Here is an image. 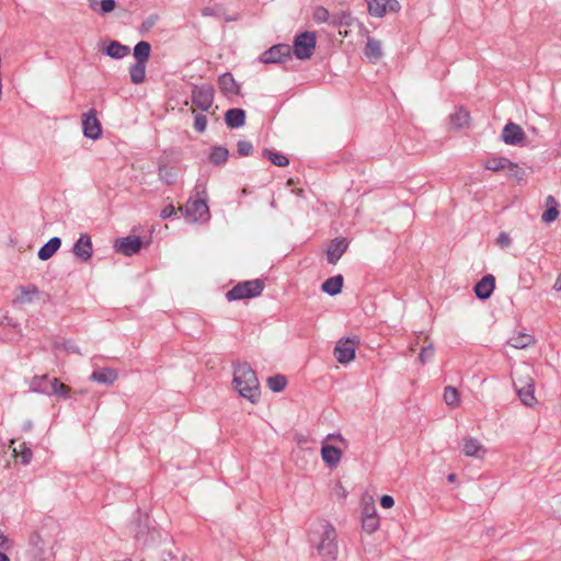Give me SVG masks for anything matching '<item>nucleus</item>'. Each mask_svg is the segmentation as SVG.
Returning <instances> with one entry per match:
<instances>
[{"mask_svg":"<svg viewBox=\"0 0 561 561\" xmlns=\"http://www.w3.org/2000/svg\"><path fill=\"white\" fill-rule=\"evenodd\" d=\"M130 49L128 46L121 44L117 41H111L103 53L114 59H122L129 54Z\"/></svg>","mask_w":561,"mask_h":561,"instance_id":"nucleus-24","label":"nucleus"},{"mask_svg":"<svg viewBox=\"0 0 561 561\" xmlns=\"http://www.w3.org/2000/svg\"><path fill=\"white\" fill-rule=\"evenodd\" d=\"M66 350L69 351V352H73V353H79V350L77 346H75L73 344H70V343H67L65 345Z\"/></svg>","mask_w":561,"mask_h":561,"instance_id":"nucleus-58","label":"nucleus"},{"mask_svg":"<svg viewBox=\"0 0 561 561\" xmlns=\"http://www.w3.org/2000/svg\"><path fill=\"white\" fill-rule=\"evenodd\" d=\"M118 374L113 368H101L94 370L91 374V380L102 383V385H112L117 379Z\"/></svg>","mask_w":561,"mask_h":561,"instance_id":"nucleus-22","label":"nucleus"},{"mask_svg":"<svg viewBox=\"0 0 561 561\" xmlns=\"http://www.w3.org/2000/svg\"><path fill=\"white\" fill-rule=\"evenodd\" d=\"M462 451L467 457L483 458L486 449L477 438L466 437L463 439Z\"/></svg>","mask_w":561,"mask_h":561,"instance_id":"nucleus-20","label":"nucleus"},{"mask_svg":"<svg viewBox=\"0 0 561 561\" xmlns=\"http://www.w3.org/2000/svg\"><path fill=\"white\" fill-rule=\"evenodd\" d=\"M337 489H339V495L342 497H345L346 496L345 489L341 484L337 485Z\"/></svg>","mask_w":561,"mask_h":561,"instance_id":"nucleus-60","label":"nucleus"},{"mask_svg":"<svg viewBox=\"0 0 561 561\" xmlns=\"http://www.w3.org/2000/svg\"><path fill=\"white\" fill-rule=\"evenodd\" d=\"M264 287V282L259 278L240 282L226 293V298L228 301L254 298L262 294Z\"/></svg>","mask_w":561,"mask_h":561,"instance_id":"nucleus-3","label":"nucleus"},{"mask_svg":"<svg viewBox=\"0 0 561 561\" xmlns=\"http://www.w3.org/2000/svg\"><path fill=\"white\" fill-rule=\"evenodd\" d=\"M354 18L347 11H340L331 15L330 25L333 27L351 26Z\"/></svg>","mask_w":561,"mask_h":561,"instance_id":"nucleus-32","label":"nucleus"},{"mask_svg":"<svg viewBox=\"0 0 561 561\" xmlns=\"http://www.w3.org/2000/svg\"><path fill=\"white\" fill-rule=\"evenodd\" d=\"M49 387L51 389V396L54 394L57 397L67 398L70 392V388L67 385L61 383L57 378L51 379V385Z\"/></svg>","mask_w":561,"mask_h":561,"instance_id":"nucleus-40","label":"nucleus"},{"mask_svg":"<svg viewBox=\"0 0 561 561\" xmlns=\"http://www.w3.org/2000/svg\"><path fill=\"white\" fill-rule=\"evenodd\" d=\"M435 348L433 344H428L427 346H423L420 354L419 359L422 364H425L428 359L434 356Z\"/></svg>","mask_w":561,"mask_h":561,"instance_id":"nucleus-47","label":"nucleus"},{"mask_svg":"<svg viewBox=\"0 0 561 561\" xmlns=\"http://www.w3.org/2000/svg\"><path fill=\"white\" fill-rule=\"evenodd\" d=\"M497 244L502 248H506L511 244V238L506 232H501L496 240Z\"/></svg>","mask_w":561,"mask_h":561,"instance_id":"nucleus-49","label":"nucleus"},{"mask_svg":"<svg viewBox=\"0 0 561 561\" xmlns=\"http://www.w3.org/2000/svg\"><path fill=\"white\" fill-rule=\"evenodd\" d=\"M470 124V115L463 107H458L450 114V125L455 129H462Z\"/></svg>","mask_w":561,"mask_h":561,"instance_id":"nucleus-25","label":"nucleus"},{"mask_svg":"<svg viewBox=\"0 0 561 561\" xmlns=\"http://www.w3.org/2000/svg\"><path fill=\"white\" fill-rule=\"evenodd\" d=\"M364 54L370 61H378L382 57L381 42L376 38L368 37L364 48Z\"/></svg>","mask_w":561,"mask_h":561,"instance_id":"nucleus-26","label":"nucleus"},{"mask_svg":"<svg viewBox=\"0 0 561 561\" xmlns=\"http://www.w3.org/2000/svg\"><path fill=\"white\" fill-rule=\"evenodd\" d=\"M513 382L520 401L527 407H533L537 402L533 379L529 376H525L514 379Z\"/></svg>","mask_w":561,"mask_h":561,"instance_id":"nucleus-6","label":"nucleus"},{"mask_svg":"<svg viewBox=\"0 0 561 561\" xmlns=\"http://www.w3.org/2000/svg\"><path fill=\"white\" fill-rule=\"evenodd\" d=\"M82 128L83 135L87 138L96 140L101 137L102 128L94 108L89 110L82 115Z\"/></svg>","mask_w":561,"mask_h":561,"instance_id":"nucleus-12","label":"nucleus"},{"mask_svg":"<svg viewBox=\"0 0 561 561\" xmlns=\"http://www.w3.org/2000/svg\"><path fill=\"white\" fill-rule=\"evenodd\" d=\"M32 556L36 561H51L55 557L53 546L47 543L38 533L30 538Z\"/></svg>","mask_w":561,"mask_h":561,"instance_id":"nucleus-7","label":"nucleus"},{"mask_svg":"<svg viewBox=\"0 0 561 561\" xmlns=\"http://www.w3.org/2000/svg\"><path fill=\"white\" fill-rule=\"evenodd\" d=\"M207 126V117L203 114H198L194 118V128L198 133H204Z\"/></svg>","mask_w":561,"mask_h":561,"instance_id":"nucleus-48","label":"nucleus"},{"mask_svg":"<svg viewBox=\"0 0 561 561\" xmlns=\"http://www.w3.org/2000/svg\"><path fill=\"white\" fill-rule=\"evenodd\" d=\"M367 3L368 13L375 18H382L388 12L397 13L401 10L398 0H365Z\"/></svg>","mask_w":561,"mask_h":561,"instance_id":"nucleus-10","label":"nucleus"},{"mask_svg":"<svg viewBox=\"0 0 561 561\" xmlns=\"http://www.w3.org/2000/svg\"><path fill=\"white\" fill-rule=\"evenodd\" d=\"M507 165H510V159L505 157H492L489 158L484 163V168L486 170L494 172L506 170Z\"/></svg>","mask_w":561,"mask_h":561,"instance_id":"nucleus-36","label":"nucleus"},{"mask_svg":"<svg viewBox=\"0 0 561 561\" xmlns=\"http://www.w3.org/2000/svg\"><path fill=\"white\" fill-rule=\"evenodd\" d=\"M72 252L81 262H88L93 253L91 237L88 233H81L73 244Z\"/></svg>","mask_w":561,"mask_h":561,"instance_id":"nucleus-16","label":"nucleus"},{"mask_svg":"<svg viewBox=\"0 0 561 561\" xmlns=\"http://www.w3.org/2000/svg\"><path fill=\"white\" fill-rule=\"evenodd\" d=\"M291 58V47L287 44H277L262 53L260 61L263 64H279Z\"/></svg>","mask_w":561,"mask_h":561,"instance_id":"nucleus-9","label":"nucleus"},{"mask_svg":"<svg viewBox=\"0 0 561 561\" xmlns=\"http://www.w3.org/2000/svg\"><path fill=\"white\" fill-rule=\"evenodd\" d=\"M329 439H339L344 445H346V443H347L346 439L341 434H329L325 437V440H329Z\"/></svg>","mask_w":561,"mask_h":561,"instance_id":"nucleus-55","label":"nucleus"},{"mask_svg":"<svg viewBox=\"0 0 561 561\" xmlns=\"http://www.w3.org/2000/svg\"><path fill=\"white\" fill-rule=\"evenodd\" d=\"M89 7L92 11L105 15L115 9L116 2L115 0H89Z\"/></svg>","mask_w":561,"mask_h":561,"instance_id":"nucleus-31","label":"nucleus"},{"mask_svg":"<svg viewBox=\"0 0 561 561\" xmlns=\"http://www.w3.org/2000/svg\"><path fill=\"white\" fill-rule=\"evenodd\" d=\"M174 214H175L174 206L172 204H169L165 207H163L160 216H161V218L167 219V218L172 217Z\"/></svg>","mask_w":561,"mask_h":561,"instance_id":"nucleus-51","label":"nucleus"},{"mask_svg":"<svg viewBox=\"0 0 561 561\" xmlns=\"http://www.w3.org/2000/svg\"><path fill=\"white\" fill-rule=\"evenodd\" d=\"M547 203L551 206H549L546 209V211L542 214L541 218H542V221L550 224L557 219V217L559 215V210L557 208V202L553 196H548Z\"/></svg>","mask_w":561,"mask_h":561,"instance_id":"nucleus-38","label":"nucleus"},{"mask_svg":"<svg viewBox=\"0 0 561 561\" xmlns=\"http://www.w3.org/2000/svg\"><path fill=\"white\" fill-rule=\"evenodd\" d=\"M219 89L225 95H237L240 92V87L230 72L221 75L218 79Z\"/></svg>","mask_w":561,"mask_h":561,"instance_id":"nucleus-21","label":"nucleus"},{"mask_svg":"<svg viewBox=\"0 0 561 561\" xmlns=\"http://www.w3.org/2000/svg\"><path fill=\"white\" fill-rule=\"evenodd\" d=\"M331 13L324 7H317L313 11V21L316 23H328L330 25Z\"/></svg>","mask_w":561,"mask_h":561,"instance_id":"nucleus-45","label":"nucleus"},{"mask_svg":"<svg viewBox=\"0 0 561 561\" xmlns=\"http://www.w3.org/2000/svg\"><path fill=\"white\" fill-rule=\"evenodd\" d=\"M142 245V240L137 236H129L117 239L114 243L116 252L122 253L126 256H131L139 252Z\"/></svg>","mask_w":561,"mask_h":561,"instance_id":"nucleus-14","label":"nucleus"},{"mask_svg":"<svg viewBox=\"0 0 561 561\" xmlns=\"http://www.w3.org/2000/svg\"><path fill=\"white\" fill-rule=\"evenodd\" d=\"M287 385L286 377L283 375H275L267 379L268 388L274 392H279L285 389Z\"/></svg>","mask_w":561,"mask_h":561,"instance_id":"nucleus-39","label":"nucleus"},{"mask_svg":"<svg viewBox=\"0 0 561 561\" xmlns=\"http://www.w3.org/2000/svg\"><path fill=\"white\" fill-rule=\"evenodd\" d=\"M13 453L16 456L20 455L23 465H28L33 457L32 450L25 445V443L20 444L19 448H13Z\"/></svg>","mask_w":561,"mask_h":561,"instance_id":"nucleus-44","label":"nucleus"},{"mask_svg":"<svg viewBox=\"0 0 561 561\" xmlns=\"http://www.w3.org/2000/svg\"><path fill=\"white\" fill-rule=\"evenodd\" d=\"M225 121L228 127L239 128L245 123V111L242 108H230L225 114Z\"/></svg>","mask_w":561,"mask_h":561,"instance_id":"nucleus-23","label":"nucleus"},{"mask_svg":"<svg viewBox=\"0 0 561 561\" xmlns=\"http://www.w3.org/2000/svg\"><path fill=\"white\" fill-rule=\"evenodd\" d=\"M50 385H51V379H49L47 375H43V376H35L32 379L30 387H31V390L34 392L51 396V389L49 387Z\"/></svg>","mask_w":561,"mask_h":561,"instance_id":"nucleus-29","label":"nucleus"},{"mask_svg":"<svg viewBox=\"0 0 561 561\" xmlns=\"http://www.w3.org/2000/svg\"><path fill=\"white\" fill-rule=\"evenodd\" d=\"M130 80L135 84H140L146 78V64L135 62L129 67Z\"/></svg>","mask_w":561,"mask_h":561,"instance_id":"nucleus-34","label":"nucleus"},{"mask_svg":"<svg viewBox=\"0 0 561 561\" xmlns=\"http://www.w3.org/2000/svg\"><path fill=\"white\" fill-rule=\"evenodd\" d=\"M61 240L58 237H53L49 239L38 251V257L42 261L49 260L60 248Z\"/></svg>","mask_w":561,"mask_h":561,"instance_id":"nucleus-27","label":"nucleus"},{"mask_svg":"<svg viewBox=\"0 0 561 561\" xmlns=\"http://www.w3.org/2000/svg\"><path fill=\"white\" fill-rule=\"evenodd\" d=\"M8 542V538L4 536V534L0 530V548L5 549V545Z\"/></svg>","mask_w":561,"mask_h":561,"instance_id":"nucleus-56","label":"nucleus"},{"mask_svg":"<svg viewBox=\"0 0 561 561\" xmlns=\"http://www.w3.org/2000/svg\"><path fill=\"white\" fill-rule=\"evenodd\" d=\"M507 343L515 348L523 350L534 344L535 337L528 333L516 332L508 339Z\"/></svg>","mask_w":561,"mask_h":561,"instance_id":"nucleus-28","label":"nucleus"},{"mask_svg":"<svg viewBox=\"0 0 561 561\" xmlns=\"http://www.w3.org/2000/svg\"><path fill=\"white\" fill-rule=\"evenodd\" d=\"M348 243L345 238L333 239L327 250V259L330 264H336L341 256L346 252Z\"/></svg>","mask_w":561,"mask_h":561,"instance_id":"nucleus-17","label":"nucleus"},{"mask_svg":"<svg viewBox=\"0 0 561 561\" xmlns=\"http://www.w3.org/2000/svg\"><path fill=\"white\" fill-rule=\"evenodd\" d=\"M229 157V151L222 146H215L209 153V160L215 165L224 164Z\"/></svg>","mask_w":561,"mask_h":561,"instance_id":"nucleus-35","label":"nucleus"},{"mask_svg":"<svg viewBox=\"0 0 561 561\" xmlns=\"http://www.w3.org/2000/svg\"><path fill=\"white\" fill-rule=\"evenodd\" d=\"M357 342L352 339H341L334 347V356L341 364H346L355 357Z\"/></svg>","mask_w":561,"mask_h":561,"instance_id":"nucleus-13","label":"nucleus"},{"mask_svg":"<svg viewBox=\"0 0 561 561\" xmlns=\"http://www.w3.org/2000/svg\"><path fill=\"white\" fill-rule=\"evenodd\" d=\"M554 515L561 519V499H556L552 504Z\"/></svg>","mask_w":561,"mask_h":561,"instance_id":"nucleus-54","label":"nucleus"},{"mask_svg":"<svg viewBox=\"0 0 561 561\" xmlns=\"http://www.w3.org/2000/svg\"><path fill=\"white\" fill-rule=\"evenodd\" d=\"M151 46L148 42L140 41L134 47V56L136 58V62L146 64L150 57Z\"/></svg>","mask_w":561,"mask_h":561,"instance_id":"nucleus-33","label":"nucleus"},{"mask_svg":"<svg viewBox=\"0 0 561 561\" xmlns=\"http://www.w3.org/2000/svg\"><path fill=\"white\" fill-rule=\"evenodd\" d=\"M343 276L342 275H335L332 277H329L327 280L323 282L321 288L324 293H327L330 296H335L341 293L343 287Z\"/></svg>","mask_w":561,"mask_h":561,"instance_id":"nucleus-30","label":"nucleus"},{"mask_svg":"<svg viewBox=\"0 0 561 561\" xmlns=\"http://www.w3.org/2000/svg\"><path fill=\"white\" fill-rule=\"evenodd\" d=\"M380 505L383 508H391L394 505V500L391 495H382L380 499Z\"/></svg>","mask_w":561,"mask_h":561,"instance_id":"nucleus-53","label":"nucleus"},{"mask_svg":"<svg viewBox=\"0 0 561 561\" xmlns=\"http://www.w3.org/2000/svg\"><path fill=\"white\" fill-rule=\"evenodd\" d=\"M185 217L192 221H206L209 219V208L205 199H190L184 207Z\"/></svg>","mask_w":561,"mask_h":561,"instance_id":"nucleus-8","label":"nucleus"},{"mask_svg":"<svg viewBox=\"0 0 561 561\" xmlns=\"http://www.w3.org/2000/svg\"><path fill=\"white\" fill-rule=\"evenodd\" d=\"M448 481L453 482L455 481L456 479V474L455 473H450L448 477H447Z\"/></svg>","mask_w":561,"mask_h":561,"instance_id":"nucleus-62","label":"nucleus"},{"mask_svg":"<svg viewBox=\"0 0 561 561\" xmlns=\"http://www.w3.org/2000/svg\"><path fill=\"white\" fill-rule=\"evenodd\" d=\"M233 385L238 393L252 403L260 399L261 390L256 373L249 363L233 364Z\"/></svg>","mask_w":561,"mask_h":561,"instance_id":"nucleus-1","label":"nucleus"},{"mask_svg":"<svg viewBox=\"0 0 561 561\" xmlns=\"http://www.w3.org/2000/svg\"><path fill=\"white\" fill-rule=\"evenodd\" d=\"M0 561H10V559L8 558L7 554H4L3 552H0Z\"/></svg>","mask_w":561,"mask_h":561,"instance_id":"nucleus-61","label":"nucleus"},{"mask_svg":"<svg viewBox=\"0 0 561 561\" xmlns=\"http://www.w3.org/2000/svg\"><path fill=\"white\" fill-rule=\"evenodd\" d=\"M321 457L330 468H335L342 459V451L337 447L323 443Z\"/></svg>","mask_w":561,"mask_h":561,"instance_id":"nucleus-19","label":"nucleus"},{"mask_svg":"<svg viewBox=\"0 0 561 561\" xmlns=\"http://www.w3.org/2000/svg\"><path fill=\"white\" fill-rule=\"evenodd\" d=\"M495 288V277L491 274L483 276L474 286V294L479 299H488L491 297Z\"/></svg>","mask_w":561,"mask_h":561,"instance_id":"nucleus-18","label":"nucleus"},{"mask_svg":"<svg viewBox=\"0 0 561 561\" xmlns=\"http://www.w3.org/2000/svg\"><path fill=\"white\" fill-rule=\"evenodd\" d=\"M316 44L317 36L314 32L306 31L299 33L294 38L291 54L300 60L309 59L316 49Z\"/></svg>","mask_w":561,"mask_h":561,"instance_id":"nucleus-4","label":"nucleus"},{"mask_svg":"<svg viewBox=\"0 0 561 561\" xmlns=\"http://www.w3.org/2000/svg\"><path fill=\"white\" fill-rule=\"evenodd\" d=\"M39 296V289L36 285L30 284L27 286H18L15 296L12 300L14 307H22L30 305L34 301L35 297Z\"/></svg>","mask_w":561,"mask_h":561,"instance_id":"nucleus-15","label":"nucleus"},{"mask_svg":"<svg viewBox=\"0 0 561 561\" xmlns=\"http://www.w3.org/2000/svg\"><path fill=\"white\" fill-rule=\"evenodd\" d=\"M31 427H32V423H31V422H27V423L24 425V430H25V431L31 430Z\"/></svg>","mask_w":561,"mask_h":561,"instance_id":"nucleus-63","label":"nucleus"},{"mask_svg":"<svg viewBox=\"0 0 561 561\" xmlns=\"http://www.w3.org/2000/svg\"><path fill=\"white\" fill-rule=\"evenodd\" d=\"M297 193H298L299 195H301V194H302V190H300V188H299V190L297 191Z\"/></svg>","mask_w":561,"mask_h":561,"instance_id":"nucleus-64","label":"nucleus"},{"mask_svg":"<svg viewBox=\"0 0 561 561\" xmlns=\"http://www.w3.org/2000/svg\"><path fill=\"white\" fill-rule=\"evenodd\" d=\"M214 88L210 84L193 85L192 102L199 110L206 112L214 103Z\"/></svg>","mask_w":561,"mask_h":561,"instance_id":"nucleus-5","label":"nucleus"},{"mask_svg":"<svg viewBox=\"0 0 561 561\" xmlns=\"http://www.w3.org/2000/svg\"><path fill=\"white\" fill-rule=\"evenodd\" d=\"M314 533L320 535L317 543L318 553L325 561H334L339 554L337 534L333 525L327 520L317 524Z\"/></svg>","mask_w":561,"mask_h":561,"instance_id":"nucleus-2","label":"nucleus"},{"mask_svg":"<svg viewBox=\"0 0 561 561\" xmlns=\"http://www.w3.org/2000/svg\"><path fill=\"white\" fill-rule=\"evenodd\" d=\"M508 178L522 181L526 176V171L519 167L517 163H514L510 160V165L506 168Z\"/></svg>","mask_w":561,"mask_h":561,"instance_id":"nucleus-42","label":"nucleus"},{"mask_svg":"<svg viewBox=\"0 0 561 561\" xmlns=\"http://www.w3.org/2000/svg\"><path fill=\"white\" fill-rule=\"evenodd\" d=\"M158 21V15L152 14L149 15L144 22H142V28L150 30Z\"/></svg>","mask_w":561,"mask_h":561,"instance_id":"nucleus-50","label":"nucleus"},{"mask_svg":"<svg viewBox=\"0 0 561 561\" xmlns=\"http://www.w3.org/2000/svg\"><path fill=\"white\" fill-rule=\"evenodd\" d=\"M502 140L510 146H526V134L523 128L513 122H508L501 134Z\"/></svg>","mask_w":561,"mask_h":561,"instance_id":"nucleus-11","label":"nucleus"},{"mask_svg":"<svg viewBox=\"0 0 561 561\" xmlns=\"http://www.w3.org/2000/svg\"><path fill=\"white\" fill-rule=\"evenodd\" d=\"M202 14H203L204 16L213 15V14H214V11H213V9H210V8H204V9H203V11H202Z\"/></svg>","mask_w":561,"mask_h":561,"instance_id":"nucleus-59","label":"nucleus"},{"mask_svg":"<svg viewBox=\"0 0 561 561\" xmlns=\"http://www.w3.org/2000/svg\"><path fill=\"white\" fill-rule=\"evenodd\" d=\"M378 516L374 504H366L363 507V517Z\"/></svg>","mask_w":561,"mask_h":561,"instance_id":"nucleus-52","label":"nucleus"},{"mask_svg":"<svg viewBox=\"0 0 561 561\" xmlns=\"http://www.w3.org/2000/svg\"><path fill=\"white\" fill-rule=\"evenodd\" d=\"M362 528L367 534H373L379 528V517L378 516H368L363 517L362 519Z\"/></svg>","mask_w":561,"mask_h":561,"instance_id":"nucleus-43","label":"nucleus"},{"mask_svg":"<svg viewBox=\"0 0 561 561\" xmlns=\"http://www.w3.org/2000/svg\"><path fill=\"white\" fill-rule=\"evenodd\" d=\"M237 148H238V154L240 157H248L253 151V146L248 140H239L237 144Z\"/></svg>","mask_w":561,"mask_h":561,"instance_id":"nucleus-46","label":"nucleus"},{"mask_svg":"<svg viewBox=\"0 0 561 561\" xmlns=\"http://www.w3.org/2000/svg\"><path fill=\"white\" fill-rule=\"evenodd\" d=\"M553 289L557 291L561 290V274L557 277L554 285H553Z\"/></svg>","mask_w":561,"mask_h":561,"instance_id":"nucleus-57","label":"nucleus"},{"mask_svg":"<svg viewBox=\"0 0 561 561\" xmlns=\"http://www.w3.org/2000/svg\"><path fill=\"white\" fill-rule=\"evenodd\" d=\"M262 156L277 167H287L289 164V159L286 156L270 149H264Z\"/></svg>","mask_w":561,"mask_h":561,"instance_id":"nucleus-37","label":"nucleus"},{"mask_svg":"<svg viewBox=\"0 0 561 561\" xmlns=\"http://www.w3.org/2000/svg\"><path fill=\"white\" fill-rule=\"evenodd\" d=\"M444 401L449 407H457L459 403V392L455 387L447 386L444 390Z\"/></svg>","mask_w":561,"mask_h":561,"instance_id":"nucleus-41","label":"nucleus"}]
</instances>
